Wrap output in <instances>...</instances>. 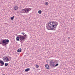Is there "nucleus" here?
I'll return each instance as SVG.
<instances>
[{"label":"nucleus","mask_w":75,"mask_h":75,"mask_svg":"<svg viewBox=\"0 0 75 75\" xmlns=\"http://www.w3.org/2000/svg\"><path fill=\"white\" fill-rule=\"evenodd\" d=\"M58 25V23L56 22H51L48 24H47L46 26L47 28V30H50V28L51 29H54L55 28L57 25Z\"/></svg>","instance_id":"f257e3e1"},{"label":"nucleus","mask_w":75,"mask_h":75,"mask_svg":"<svg viewBox=\"0 0 75 75\" xmlns=\"http://www.w3.org/2000/svg\"><path fill=\"white\" fill-rule=\"evenodd\" d=\"M9 42V40L8 39L3 40L0 42V44H2L3 46L6 45Z\"/></svg>","instance_id":"f03ea898"},{"label":"nucleus","mask_w":75,"mask_h":75,"mask_svg":"<svg viewBox=\"0 0 75 75\" xmlns=\"http://www.w3.org/2000/svg\"><path fill=\"white\" fill-rule=\"evenodd\" d=\"M19 36L20 41V42H21L23 40H24L25 39V38H26V37L27 36V35H25L23 36L19 35Z\"/></svg>","instance_id":"7ed1b4c3"},{"label":"nucleus","mask_w":75,"mask_h":75,"mask_svg":"<svg viewBox=\"0 0 75 75\" xmlns=\"http://www.w3.org/2000/svg\"><path fill=\"white\" fill-rule=\"evenodd\" d=\"M31 10L30 8H27L23 9L22 11L24 13H28V12Z\"/></svg>","instance_id":"20e7f679"},{"label":"nucleus","mask_w":75,"mask_h":75,"mask_svg":"<svg viewBox=\"0 0 75 75\" xmlns=\"http://www.w3.org/2000/svg\"><path fill=\"white\" fill-rule=\"evenodd\" d=\"M54 64H55V62L54 61H51L50 62L49 65L50 66H51V67H54Z\"/></svg>","instance_id":"39448f33"},{"label":"nucleus","mask_w":75,"mask_h":75,"mask_svg":"<svg viewBox=\"0 0 75 75\" xmlns=\"http://www.w3.org/2000/svg\"><path fill=\"white\" fill-rule=\"evenodd\" d=\"M0 63L1 64L0 65V66H3V65H4V62L3 61H2V60H0Z\"/></svg>","instance_id":"423d86ee"},{"label":"nucleus","mask_w":75,"mask_h":75,"mask_svg":"<svg viewBox=\"0 0 75 75\" xmlns=\"http://www.w3.org/2000/svg\"><path fill=\"white\" fill-rule=\"evenodd\" d=\"M46 68L47 69H48L50 68L49 67V65H48L47 64H45V65Z\"/></svg>","instance_id":"0eeeda50"},{"label":"nucleus","mask_w":75,"mask_h":75,"mask_svg":"<svg viewBox=\"0 0 75 75\" xmlns=\"http://www.w3.org/2000/svg\"><path fill=\"white\" fill-rule=\"evenodd\" d=\"M14 8L15 10H17V9L18 8V6H15Z\"/></svg>","instance_id":"6e6552de"},{"label":"nucleus","mask_w":75,"mask_h":75,"mask_svg":"<svg viewBox=\"0 0 75 75\" xmlns=\"http://www.w3.org/2000/svg\"><path fill=\"white\" fill-rule=\"evenodd\" d=\"M19 39H20V36H19V35L16 38V41H19Z\"/></svg>","instance_id":"1a4fd4ad"},{"label":"nucleus","mask_w":75,"mask_h":75,"mask_svg":"<svg viewBox=\"0 0 75 75\" xmlns=\"http://www.w3.org/2000/svg\"><path fill=\"white\" fill-rule=\"evenodd\" d=\"M5 58H6V59L5 62H8V61H9V59H8V57H6Z\"/></svg>","instance_id":"9d476101"},{"label":"nucleus","mask_w":75,"mask_h":75,"mask_svg":"<svg viewBox=\"0 0 75 75\" xmlns=\"http://www.w3.org/2000/svg\"><path fill=\"white\" fill-rule=\"evenodd\" d=\"M30 68H27L25 69V72H28V71H30Z\"/></svg>","instance_id":"9b49d317"},{"label":"nucleus","mask_w":75,"mask_h":75,"mask_svg":"<svg viewBox=\"0 0 75 75\" xmlns=\"http://www.w3.org/2000/svg\"><path fill=\"white\" fill-rule=\"evenodd\" d=\"M21 49H18L17 50V52H21Z\"/></svg>","instance_id":"f8f14e48"},{"label":"nucleus","mask_w":75,"mask_h":75,"mask_svg":"<svg viewBox=\"0 0 75 75\" xmlns=\"http://www.w3.org/2000/svg\"><path fill=\"white\" fill-rule=\"evenodd\" d=\"M41 13H42V11L41 10H40L38 11V13L39 14H41Z\"/></svg>","instance_id":"ddd939ff"},{"label":"nucleus","mask_w":75,"mask_h":75,"mask_svg":"<svg viewBox=\"0 0 75 75\" xmlns=\"http://www.w3.org/2000/svg\"><path fill=\"white\" fill-rule=\"evenodd\" d=\"M14 16H13L11 18V20H13V19H14Z\"/></svg>","instance_id":"4468645a"},{"label":"nucleus","mask_w":75,"mask_h":75,"mask_svg":"<svg viewBox=\"0 0 75 75\" xmlns=\"http://www.w3.org/2000/svg\"><path fill=\"white\" fill-rule=\"evenodd\" d=\"M8 65V63H6L5 64V67H7Z\"/></svg>","instance_id":"2eb2a0df"},{"label":"nucleus","mask_w":75,"mask_h":75,"mask_svg":"<svg viewBox=\"0 0 75 75\" xmlns=\"http://www.w3.org/2000/svg\"><path fill=\"white\" fill-rule=\"evenodd\" d=\"M4 59L3 60L4 61H6V58L4 57Z\"/></svg>","instance_id":"dca6fc26"},{"label":"nucleus","mask_w":75,"mask_h":75,"mask_svg":"<svg viewBox=\"0 0 75 75\" xmlns=\"http://www.w3.org/2000/svg\"><path fill=\"white\" fill-rule=\"evenodd\" d=\"M45 4L46 5V6H47L48 4V3L47 2H46L45 3Z\"/></svg>","instance_id":"f3484780"},{"label":"nucleus","mask_w":75,"mask_h":75,"mask_svg":"<svg viewBox=\"0 0 75 75\" xmlns=\"http://www.w3.org/2000/svg\"><path fill=\"white\" fill-rule=\"evenodd\" d=\"M58 64L57 63L56 64V65H54V67H57V66H58Z\"/></svg>","instance_id":"a211bd4d"},{"label":"nucleus","mask_w":75,"mask_h":75,"mask_svg":"<svg viewBox=\"0 0 75 75\" xmlns=\"http://www.w3.org/2000/svg\"><path fill=\"white\" fill-rule=\"evenodd\" d=\"M36 66L37 68H38V67H39V66L38 65H36Z\"/></svg>","instance_id":"6ab92c4d"},{"label":"nucleus","mask_w":75,"mask_h":75,"mask_svg":"<svg viewBox=\"0 0 75 75\" xmlns=\"http://www.w3.org/2000/svg\"><path fill=\"white\" fill-rule=\"evenodd\" d=\"M22 34H23V35H24V34H25V33L24 32H23L22 33Z\"/></svg>","instance_id":"aec40b11"},{"label":"nucleus","mask_w":75,"mask_h":75,"mask_svg":"<svg viewBox=\"0 0 75 75\" xmlns=\"http://www.w3.org/2000/svg\"><path fill=\"white\" fill-rule=\"evenodd\" d=\"M69 38V39L70 38V37H69V38Z\"/></svg>","instance_id":"412c9836"},{"label":"nucleus","mask_w":75,"mask_h":75,"mask_svg":"<svg viewBox=\"0 0 75 75\" xmlns=\"http://www.w3.org/2000/svg\"><path fill=\"white\" fill-rule=\"evenodd\" d=\"M9 58H11V57H9Z\"/></svg>","instance_id":"4be33fe9"}]
</instances>
